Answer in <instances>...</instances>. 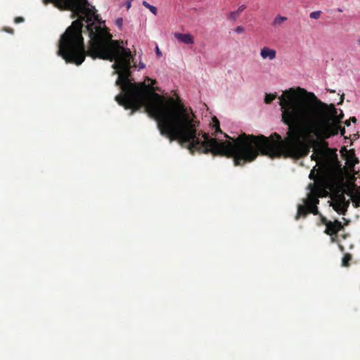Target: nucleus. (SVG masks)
I'll return each instance as SVG.
<instances>
[{
    "label": "nucleus",
    "instance_id": "nucleus-31",
    "mask_svg": "<svg viewBox=\"0 0 360 360\" xmlns=\"http://www.w3.org/2000/svg\"><path fill=\"white\" fill-rule=\"evenodd\" d=\"M350 122H350V120H349H349H346V121L345 122V124L346 126L349 127V126L350 125Z\"/></svg>",
    "mask_w": 360,
    "mask_h": 360
},
{
    "label": "nucleus",
    "instance_id": "nucleus-18",
    "mask_svg": "<svg viewBox=\"0 0 360 360\" xmlns=\"http://www.w3.org/2000/svg\"><path fill=\"white\" fill-rule=\"evenodd\" d=\"M351 259H352V255L349 253L345 254L342 259V266H348L349 265V261Z\"/></svg>",
    "mask_w": 360,
    "mask_h": 360
},
{
    "label": "nucleus",
    "instance_id": "nucleus-4",
    "mask_svg": "<svg viewBox=\"0 0 360 360\" xmlns=\"http://www.w3.org/2000/svg\"><path fill=\"white\" fill-rule=\"evenodd\" d=\"M319 196L313 193L307 195V199L304 200V205H299L295 219L297 220L300 217H305L307 214L312 213L314 215L319 214L317 205L319 203Z\"/></svg>",
    "mask_w": 360,
    "mask_h": 360
},
{
    "label": "nucleus",
    "instance_id": "nucleus-25",
    "mask_svg": "<svg viewBox=\"0 0 360 360\" xmlns=\"http://www.w3.org/2000/svg\"><path fill=\"white\" fill-rule=\"evenodd\" d=\"M15 23H20L24 22V18L22 17H16L14 20Z\"/></svg>",
    "mask_w": 360,
    "mask_h": 360
},
{
    "label": "nucleus",
    "instance_id": "nucleus-3",
    "mask_svg": "<svg viewBox=\"0 0 360 360\" xmlns=\"http://www.w3.org/2000/svg\"><path fill=\"white\" fill-rule=\"evenodd\" d=\"M311 159L316 161V165L324 172H330L338 163L336 150L328 148V143L325 141L314 146Z\"/></svg>",
    "mask_w": 360,
    "mask_h": 360
},
{
    "label": "nucleus",
    "instance_id": "nucleus-30",
    "mask_svg": "<svg viewBox=\"0 0 360 360\" xmlns=\"http://www.w3.org/2000/svg\"><path fill=\"white\" fill-rule=\"evenodd\" d=\"M349 120H350V122H352L353 123H356V121H357V120H356V118L355 117H351L349 118Z\"/></svg>",
    "mask_w": 360,
    "mask_h": 360
},
{
    "label": "nucleus",
    "instance_id": "nucleus-12",
    "mask_svg": "<svg viewBox=\"0 0 360 360\" xmlns=\"http://www.w3.org/2000/svg\"><path fill=\"white\" fill-rule=\"evenodd\" d=\"M309 187H311L310 193H313L317 196H319L323 191V186L320 184H309Z\"/></svg>",
    "mask_w": 360,
    "mask_h": 360
},
{
    "label": "nucleus",
    "instance_id": "nucleus-20",
    "mask_svg": "<svg viewBox=\"0 0 360 360\" xmlns=\"http://www.w3.org/2000/svg\"><path fill=\"white\" fill-rule=\"evenodd\" d=\"M321 11H314L309 14V17L312 19H319L321 16Z\"/></svg>",
    "mask_w": 360,
    "mask_h": 360
},
{
    "label": "nucleus",
    "instance_id": "nucleus-38",
    "mask_svg": "<svg viewBox=\"0 0 360 360\" xmlns=\"http://www.w3.org/2000/svg\"><path fill=\"white\" fill-rule=\"evenodd\" d=\"M127 7H128V8H129V7H130V3H129V4H127Z\"/></svg>",
    "mask_w": 360,
    "mask_h": 360
},
{
    "label": "nucleus",
    "instance_id": "nucleus-26",
    "mask_svg": "<svg viewBox=\"0 0 360 360\" xmlns=\"http://www.w3.org/2000/svg\"><path fill=\"white\" fill-rule=\"evenodd\" d=\"M235 32H237V33H242L244 32V28L241 26H238L236 30H235Z\"/></svg>",
    "mask_w": 360,
    "mask_h": 360
},
{
    "label": "nucleus",
    "instance_id": "nucleus-9",
    "mask_svg": "<svg viewBox=\"0 0 360 360\" xmlns=\"http://www.w3.org/2000/svg\"><path fill=\"white\" fill-rule=\"evenodd\" d=\"M174 37L178 41L185 44L188 45L194 44V37L190 34H181L179 32H175Z\"/></svg>",
    "mask_w": 360,
    "mask_h": 360
},
{
    "label": "nucleus",
    "instance_id": "nucleus-29",
    "mask_svg": "<svg viewBox=\"0 0 360 360\" xmlns=\"http://www.w3.org/2000/svg\"><path fill=\"white\" fill-rule=\"evenodd\" d=\"M145 67H146V65L143 63H141V62L139 63V69H143V68H145Z\"/></svg>",
    "mask_w": 360,
    "mask_h": 360
},
{
    "label": "nucleus",
    "instance_id": "nucleus-11",
    "mask_svg": "<svg viewBox=\"0 0 360 360\" xmlns=\"http://www.w3.org/2000/svg\"><path fill=\"white\" fill-rule=\"evenodd\" d=\"M347 195L350 196L351 200L354 207L358 208L360 207V192L359 191H349Z\"/></svg>",
    "mask_w": 360,
    "mask_h": 360
},
{
    "label": "nucleus",
    "instance_id": "nucleus-23",
    "mask_svg": "<svg viewBox=\"0 0 360 360\" xmlns=\"http://www.w3.org/2000/svg\"><path fill=\"white\" fill-rule=\"evenodd\" d=\"M246 6L245 5H242L239 6L237 11L236 12L238 13V15H240L241 12H243L245 9Z\"/></svg>",
    "mask_w": 360,
    "mask_h": 360
},
{
    "label": "nucleus",
    "instance_id": "nucleus-7",
    "mask_svg": "<svg viewBox=\"0 0 360 360\" xmlns=\"http://www.w3.org/2000/svg\"><path fill=\"white\" fill-rule=\"evenodd\" d=\"M349 202L345 200L343 194L338 195L333 200V209L339 214H345Z\"/></svg>",
    "mask_w": 360,
    "mask_h": 360
},
{
    "label": "nucleus",
    "instance_id": "nucleus-2",
    "mask_svg": "<svg viewBox=\"0 0 360 360\" xmlns=\"http://www.w3.org/2000/svg\"><path fill=\"white\" fill-rule=\"evenodd\" d=\"M281 121L288 126L287 136L274 133L269 138L264 135L243 133L232 141H219L200 130V153L232 158L235 166H243L254 161L259 154L271 158L300 159L310 152V146L302 139L313 134L327 139L339 133V123L344 114L335 105L327 104L304 89L290 88L278 97Z\"/></svg>",
    "mask_w": 360,
    "mask_h": 360
},
{
    "label": "nucleus",
    "instance_id": "nucleus-21",
    "mask_svg": "<svg viewBox=\"0 0 360 360\" xmlns=\"http://www.w3.org/2000/svg\"><path fill=\"white\" fill-rule=\"evenodd\" d=\"M239 15H238V13L236 12V11H233V12H231L229 15V18L231 20H235L238 16Z\"/></svg>",
    "mask_w": 360,
    "mask_h": 360
},
{
    "label": "nucleus",
    "instance_id": "nucleus-28",
    "mask_svg": "<svg viewBox=\"0 0 360 360\" xmlns=\"http://www.w3.org/2000/svg\"><path fill=\"white\" fill-rule=\"evenodd\" d=\"M4 30L6 32H8V33H11V34H13V30L11 27H4Z\"/></svg>",
    "mask_w": 360,
    "mask_h": 360
},
{
    "label": "nucleus",
    "instance_id": "nucleus-5",
    "mask_svg": "<svg viewBox=\"0 0 360 360\" xmlns=\"http://www.w3.org/2000/svg\"><path fill=\"white\" fill-rule=\"evenodd\" d=\"M92 6L89 3L88 0H75L72 6L63 5L58 8L61 10H70L72 12V18L76 16L84 15L88 12L92 11Z\"/></svg>",
    "mask_w": 360,
    "mask_h": 360
},
{
    "label": "nucleus",
    "instance_id": "nucleus-35",
    "mask_svg": "<svg viewBox=\"0 0 360 360\" xmlns=\"http://www.w3.org/2000/svg\"><path fill=\"white\" fill-rule=\"evenodd\" d=\"M342 238L345 239L347 237V235H342Z\"/></svg>",
    "mask_w": 360,
    "mask_h": 360
},
{
    "label": "nucleus",
    "instance_id": "nucleus-13",
    "mask_svg": "<svg viewBox=\"0 0 360 360\" xmlns=\"http://www.w3.org/2000/svg\"><path fill=\"white\" fill-rule=\"evenodd\" d=\"M212 120H213L212 128H213V129H214V131L213 132L212 134L214 136H216L219 133L221 134L222 131L220 129L219 121L217 120V118L216 117H214Z\"/></svg>",
    "mask_w": 360,
    "mask_h": 360
},
{
    "label": "nucleus",
    "instance_id": "nucleus-1",
    "mask_svg": "<svg viewBox=\"0 0 360 360\" xmlns=\"http://www.w3.org/2000/svg\"><path fill=\"white\" fill-rule=\"evenodd\" d=\"M97 11L92 6V11L81 15L74 20L62 34L59 41L58 55L66 63L81 65L86 56L93 59L114 61L112 68L118 74L115 82L122 94L115 96V101L125 109H131V115L144 107L145 110L153 117L162 136L170 142L177 141L188 148L193 139L200 122L191 109H188L180 98H165L153 87L156 80L147 77L150 84L145 82L131 83L129 80L134 56L128 48L124 47L122 40H114L105 22L102 20Z\"/></svg>",
    "mask_w": 360,
    "mask_h": 360
},
{
    "label": "nucleus",
    "instance_id": "nucleus-19",
    "mask_svg": "<svg viewBox=\"0 0 360 360\" xmlns=\"http://www.w3.org/2000/svg\"><path fill=\"white\" fill-rule=\"evenodd\" d=\"M276 98V94H266V96H265V98H264V102L267 104H269L271 103L275 98Z\"/></svg>",
    "mask_w": 360,
    "mask_h": 360
},
{
    "label": "nucleus",
    "instance_id": "nucleus-37",
    "mask_svg": "<svg viewBox=\"0 0 360 360\" xmlns=\"http://www.w3.org/2000/svg\"><path fill=\"white\" fill-rule=\"evenodd\" d=\"M358 44L360 46V39L358 40Z\"/></svg>",
    "mask_w": 360,
    "mask_h": 360
},
{
    "label": "nucleus",
    "instance_id": "nucleus-33",
    "mask_svg": "<svg viewBox=\"0 0 360 360\" xmlns=\"http://www.w3.org/2000/svg\"><path fill=\"white\" fill-rule=\"evenodd\" d=\"M343 99H344V94L341 96V101H340V102L339 103V104H340V103H342Z\"/></svg>",
    "mask_w": 360,
    "mask_h": 360
},
{
    "label": "nucleus",
    "instance_id": "nucleus-27",
    "mask_svg": "<svg viewBox=\"0 0 360 360\" xmlns=\"http://www.w3.org/2000/svg\"><path fill=\"white\" fill-rule=\"evenodd\" d=\"M339 132L340 133V134L342 136H344L345 134V127H341L340 125H339Z\"/></svg>",
    "mask_w": 360,
    "mask_h": 360
},
{
    "label": "nucleus",
    "instance_id": "nucleus-10",
    "mask_svg": "<svg viewBox=\"0 0 360 360\" xmlns=\"http://www.w3.org/2000/svg\"><path fill=\"white\" fill-rule=\"evenodd\" d=\"M260 56L263 59L273 60L276 58V51L274 49L265 46L261 49Z\"/></svg>",
    "mask_w": 360,
    "mask_h": 360
},
{
    "label": "nucleus",
    "instance_id": "nucleus-6",
    "mask_svg": "<svg viewBox=\"0 0 360 360\" xmlns=\"http://www.w3.org/2000/svg\"><path fill=\"white\" fill-rule=\"evenodd\" d=\"M344 230V226L342 224L341 221L335 219L334 221H331V222H328L326 224V230L324 233L327 235L330 236L331 241L333 243H338V233Z\"/></svg>",
    "mask_w": 360,
    "mask_h": 360
},
{
    "label": "nucleus",
    "instance_id": "nucleus-22",
    "mask_svg": "<svg viewBox=\"0 0 360 360\" xmlns=\"http://www.w3.org/2000/svg\"><path fill=\"white\" fill-rule=\"evenodd\" d=\"M122 24H123V20H122V18H117V19H116V20H115V25H116L118 27L121 28V27H122Z\"/></svg>",
    "mask_w": 360,
    "mask_h": 360
},
{
    "label": "nucleus",
    "instance_id": "nucleus-16",
    "mask_svg": "<svg viewBox=\"0 0 360 360\" xmlns=\"http://www.w3.org/2000/svg\"><path fill=\"white\" fill-rule=\"evenodd\" d=\"M286 20L287 18L278 15L274 18L273 25L275 26L281 25Z\"/></svg>",
    "mask_w": 360,
    "mask_h": 360
},
{
    "label": "nucleus",
    "instance_id": "nucleus-8",
    "mask_svg": "<svg viewBox=\"0 0 360 360\" xmlns=\"http://www.w3.org/2000/svg\"><path fill=\"white\" fill-rule=\"evenodd\" d=\"M343 150L345 151V153L343 154L347 165L349 167H354L357 163H359V160L355 155V153L354 150H347L345 147H344Z\"/></svg>",
    "mask_w": 360,
    "mask_h": 360
},
{
    "label": "nucleus",
    "instance_id": "nucleus-15",
    "mask_svg": "<svg viewBox=\"0 0 360 360\" xmlns=\"http://www.w3.org/2000/svg\"><path fill=\"white\" fill-rule=\"evenodd\" d=\"M316 166L314 167V168L311 170V172L309 176L310 179L314 180L316 179V177L322 172V171H324L320 167L318 169H316Z\"/></svg>",
    "mask_w": 360,
    "mask_h": 360
},
{
    "label": "nucleus",
    "instance_id": "nucleus-36",
    "mask_svg": "<svg viewBox=\"0 0 360 360\" xmlns=\"http://www.w3.org/2000/svg\"><path fill=\"white\" fill-rule=\"evenodd\" d=\"M338 12H342V10L341 8H338Z\"/></svg>",
    "mask_w": 360,
    "mask_h": 360
},
{
    "label": "nucleus",
    "instance_id": "nucleus-34",
    "mask_svg": "<svg viewBox=\"0 0 360 360\" xmlns=\"http://www.w3.org/2000/svg\"><path fill=\"white\" fill-rule=\"evenodd\" d=\"M157 53H158V55H159V54H160V50H159V49H158V47H157Z\"/></svg>",
    "mask_w": 360,
    "mask_h": 360
},
{
    "label": "nucleus",
    "instance_id": "nucleus-17",
    "mask_svg": "<svg viewBox=\"0 0 360 360\" xmlns=\"http://www.w3.org/2000/svg\"><path fill=\"white\" fill-rule=\"evenodd\" d=\"M143 5L150 10V11L155 15L158 14V9L155 6L149 4L147 1H143Z\"/></svg>",
    "mask_w": 360,
    "mask_h": 360
},
{
    "label": "nucleus",
    "instance_id": "nucleus-14",
    "mask_svg": "<svg viewBox=\"0 0 360 360\" xmlns=\"http://www.w3.org/2000/svg\"><path fill=\"white\" fill-rule=\"evenodd\" d=\"M75 0H53L56 4V6L59 8L63 5H68L69 6H72Z\"/></svg>",
    "mask_w": 360,
    "mask_h": 360
},
{
    "label": "nucleus",
    "instance_id": "nucleus-24",
    "mask_svg": "<svg viewBox=\"0 0 360 360\" xmlns=\"http://www.w3.org/2000/svg\"><path fill=\"white\" fill-rule=\"evenodd\" d=\"M321 222L325 224L326 226V224L328 223V222H331V221H329L325 217L323 216H321Z\"/></svg>",
    "mask_w": 360,
    "mask_h": 360
},
{
    "label": "nucleus",
    "instance_id": "nucleus-32",
    "mask_svg": "<svg viewBox=\"0 0 360 360\" xmlns=\"http://www.w3.org/2000/svg\"><path fill=\"white\" fill-rule=\"evenodd\" d=\"M49 1L52 2L53 4H54L56 5V4L54 3L53 0H44L45 4H47Z\"/></svg>",
    "mask_w": 360,
    "mask_h": 360
}]
</instances>
